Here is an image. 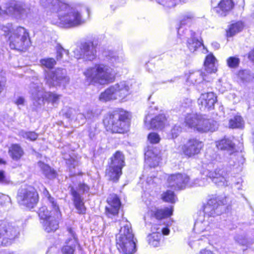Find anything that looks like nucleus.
Here are the masks:
<instances>
[{"instance_id": "e2e57ef3", "label": "nucleus", "mask_w": 254, "mask_h": 254, "mask_svg": "<svg viewBox=\"0 0 254 254\" xmlns=\"http://www.w3.org/2000/svg\"><path fill=\"white\" fill-rule=\"evenodd\" d=\"M5 177L4 174V171H0V183L5 182Z\"/></svg>"}, {"instance_id": "c85d7f7f", "label": "nucleus", "mask_w": 254, "mask_h": 254, "mask_svg": "<svg viewBox=\"0 0 254 254\" xmlns=\"http://www.w3.org/2000/svg\"><path fill=\"white\" fill-rule=\"evenodd\" d=\"M43 193L49 206H51L53 210L57 213V216L58 218L59 216H61V212L56 199L51 196L46 189L44 190Z\"/></svg>"}, {"instance_id": "7ed1b4c3", "label": "nucleus", "mask_w": 254, "mask_h": 254, "mask_svg": "<svg viewBox=\"0 0 254 254\" xmlns=\"http://www.w3.org/2000/svg\"><path fill=\"white\" fill-rule=\"evenodd\" d=\"M107 129L112 132L124 133L129 127V114L125 111H116L110 114L104 121Z\"/></svg>"}, {"instance_id": "e433bc0d", "label": "nucleus", "mask_w": 254, "mask_h": 254, "mask_svg": "<svg viewBox=\"0 0 254 254\" xmlns=\"http://www.w3.org/2000/svg\"><path fill=\"white\" fill-rule=\"evenodd\" d=\"M244 126V121L240 116L237 115L229 121V127L231 128H242Z\"/></svg>"}, {"instance_id": "f8f14e48", "label": "nucleus", "mask_w": 254, "mask_h": 254, "mask_svg": "<svg viewBox=\"0 0 254 254\" xmlns=\"http://www.w3.org/2000/svg\"><path fill=\"white\" fill-rule=\"evenodd\" d=\"M97 45V44L93 42L82 44L79 49L74 51L76 58L88 61L93 60L96 57Z\"/></svg>"}, {"instance_id": "1a4fd4ad", "label": "nucleus", "mask_w": 254, "mask_h": 254, "mask_svg": "<svg viewBox=\"0 0 254 254\" xmlns=\"http://www.w3.org/2000/svg\"><path fill=\"white\" fill-rule=\"evenodd\" d=\"M17 199L21 205L32 208L38 202V195L35 189L29 186L19 190Z\"/></svg>"}, {"instance_id": "b1692460", "label": "nucleus", "mask_w": 254, "mask_h": 254, "mask_svg": "<svg viewBox=\"0 0 254 254\" xmlns=\"http://www.w3.org/2000/svg\"><path fill=\"white\" fill-rule=\"evenodd\" d=\"M216 143L218 149L227 151L230 155L236 156L235 144L230 139L224 138L217 141Z\"/></svg>"}, {"instance_id": "4468645a", "label": "nucleus", "mask_w": 254, "mask_h": 254, "mask_svg": "<svg viewBox=\"0 0 254 254\" xmlns=\"http://www.w3.org/2000/svg\"><path fill=\"white\" fill-rule=\"evenodd\" d=\"M190 178L186 174L178 173L171 175L168 178V187L175 190L183 189L188 184Z\"/></svg>"}, {"instance_id": "774afa93", "label": "nucleus", "mask_w": 254, "mask_h": 254, "mask_svg": "<svg viewBox=\"0 0 254 254\" xmlns=\"http://www.w3.org/2000/svg\"><path fill=\"white\" fill-rule=\"evenodd\" d=\"M198 254H214L211 251L206 249L202 250Z\"/></svg>"}, {"instance_id": "09e8293b", "label": "nucleus", "mask_w": 254, "mask_h": 254, "mask_svg": "<svg viewBox=\"0 0 254 254\" xmlns=\"http://www.w3.org/2000/svg\"><path fill=\"white\" fill-rule=\"evenodd\" d=\"M64 158L66 160V164L69 168H74L77 165V162L71 155L64 154Z\"/></svg>"}, {"instance_id": "a211bd4d", "label": "nucleus", "mask_w": 254, "mask_h": 254, "mask_svg": "<svg viewBox=\"0 0 254 254\" xmlns=\"http://www.w3.org/2000/svg\"><path fill=\"white\" fill-rule=\"evenodd\" d=\"M30 8L25 4L20 2L11 1L6 4L5 12L9 14L26 15Z\"/></svg>"}, {"instance_id": "2f4dec72", "label": "nucleus", "mask_w": 254, "mask_h": 254, "mask_svg": "<svg viewBox=\"0 0 254 254\" xmlns=\"http://www.w3.org/2000/svg\"><path fill=\"white\" fill-rule=\"evenodd\" d=\"M204 76L203 73L200 70L193 71L190 72V75L188 78V82H190L193 84H198L201 83L202 80H204Z\"/></svg>"}, {"instance_id": "f704fd0d", "label": "nucleus", "mask_w": 254, "mask_h": 254, "mask_svg": "<svg viewBox=\"0 0 254 254\" xmlns=\"http://www.w3.org/2000/svg\"><path fill=\"white\" fill-rule=\"evenodd\" d=\"M38 165L47 178L52 179L56 177L55 171L52 170L49 165L42 162H39Z\"/></svg>"}, {"instance_id": "8fccbe9b", "label": "nucleus", "mask_w": 254, "mask_h": 254, "mask_svg": "<svg viewBox=\"0 0 254 254\" xmlns=\"http://www.w3.org/2000/svg\"><path fill=\"white\" fill-rule=\"evenodd\" d=\"M193 15L191 13H188L184 15L182 19L181 20L180 24L181 26L185 25L190 23L193 18Z\"/></svg>"}, {"instance_id": "412c9836", "label": "nucleus", "mask_w": 254, "mask_h": 254, "mask_svg": "<svg viewBox=\"0 0 254 254\" xmlns=\"http://www.w3.org/2000/svg\"><path fill=\"white\" fill-rule=\"evenodd\" d=\"M67 232L69 236V238L66 240V245L63 248L62 251L63 254H73L75 247L77 244V239L73 228L71 227L68 228Z\"/></svg>"}, {"instance_id": "49530a36", "label": "nucleus", "mask_w": 254, "mask_h": 254, "mask_svg": "<svg viewBox=\"0 0 254 254\" xmlns=\"http://www.w3.org/2000/svg\"><path fill=\"white\" fill-rule=\"evenodd\" d=\"M19 133L23 137L32 141L36 140L38 136L34 131H21Z\"/></svg>"}, {"instance_id": "13d9d810", "label": "nucleus", "mask_w": 254, "mask_h": 254, "mask_svg": "<svg viewBox=\"0 0 254 254\" xmlns=\"http://www.w3.org/2000/svg\"><path fill=\"white\" fill-rule=\"evenodd\" d=\"M204 223V226L207 225L208 222L206 221H203V222H200L199 221H197L194 225V228L195 229H198L200 227H202V231H203L206 229V227L203 228L202 227V225Z\"/></svg>"}, {"instance_id": "4d7b16f0", "label": "nucleus", "mask_w": 254, "mask_h": 254, "mask_svg": "<svg viewBox=\"0 0 254 254\" xmlns=\"http://www.w3.org/2000/svg\"><path fill=\"white\" fill-rule=\"evenodd\" d=\"M11 25L8 24L7 25L1 26V30L3 32V35L7 36L11 31Z\"/></svg>"}, {"instance_id": "6e6552de", "label": "nucleus", "mask_w": 254, "mask_h": 254, "mask_svg": "<svg viewBox=\"0 0 254 254\" xmlns=\"http://www.w3.org/2000/svg\"><path fill=\"white\" fill-rule=\"evenodd\" d=\"M32 89L31 90V94L34 100V104L38 107L44 104V100L45 99L48 102L53 105L57 104L60 100V95L53 92H47L44 95V91L41 87L33 84Z\"/></svg>"}, {"instance_id": "a19ab883", "label": "nucleus", "mask_w": 254, "mask_h": 254, "mask_svg": "<svg viewBox=\"0 0 254 254\" xmlns=\"http://www.w3.org/2000/svg\"><path fill=\"white\" fill-rule=\"evenodd\" d=\"M227 65L232 68H236L239 65L240 63V59L236 57H230L227 59Z\"/></svg>"}, {"instance_id": "9b49d317", "label": "nucleus", "mask_w": 254, "mask_h": 254, "mask_svg": "<svg viewBox=\"0 0 254 254\" xmlns=\"http://www.w3.org/2000/svg\"><path fill=\"white\" fill-rule=\"evenodd\" d=\"M225 202V199L221 200L218 197L209 199L203 206L204 215L208 217L220 215L224 210V205Z\"/></svg>"}, {"instance_id": "864d4df0", "label": "nucleus", "mask_w": 254, "mask_h": 254, "mask_svg": "<svg viewBox=\"0 0 254 254\" xmlns=\"http://www.w3.org/2000/svg\"><path fill=\"white\" fill-rule=\"evenodd\" d=\"M175 0H156L158 3L169 7H173L176 5Z\"/></svg>"}, {"instance_id": "c756f323", "label": "nucleus", "mask_w": 254, "mask_h": 254, "mask_svg": "<svg viewBox=\"0 0 254 254\" xmlns=\"http://www.w3.org/2000/svg\"><path fill=\"white\" fill-rule=\"evenodd\" d=\"M8 154L15 161L19 160L23 155V151L18 144H12L9 148Z\"/></svg>"}, {"instance_id": "f257e3e1", "label": "nucleus", "mask_w": 254, "mask_h": 254, "mask_svg": "<svg viewBox=\"0 0 254 254\" xmlns=\"http://www.w3.org/2000/svg\"><path fill=\"white\" fill-rule=\"evenodd\" d=\"M84 74L91 83L100 85L113 82L116 78L114 69L103 64H96L94 66L87 68Z\"/></svg>"}, {"instance_id": "de8ad7c7", "label": "nucleus", "mask_w": 254, "mask_h": 254, "mask_svg": "<svg viewBox=\"0 0 254 254\" xmlns=\"http://www.w3.org/2000/svg\"><path fill=\"white\" fill-rule=\"evenodd\" d=\"M239 75L243 81L246 82L252 81L254 78L253 76L251 75L249 70H244L240 71Z\"/></svg>"}, {"instance_id": "f3484780", "label": "nucleus", "mask_w": 254, "mask_h": 254, "mask_svg": "<svg viewBox=\"0 0 254 254\" xmlns=\"http://www.w3.org/2000/svg\"><path fill=\"white\" fill-rule=\"evenodd\" d=\"M151 229L153 233L149 239V244L154 247L159 245V240L162 234L167 235L170 232V230L163 225L155 224L152 226Z\"/></svg>"}, {"instance_id": "37998d69", "label": "nucleus", "mask_w": 254, "mask_h": 254, "mask_svg": "<svg viewBox=\"0 0 254 254\" xmlns=\"http://www.w3.org/2000/svg\"><path fill=\"white\" fill-rule=\"evenodd\" d=\"M64 53H65L68 56L69 52L68 51L64 49L61 45H57L56 46V59L58 61L62 60Z\"/></svg>"}, {"instance_id": "dca6fc26", "label": "nucleus", "mask_w": 254, "mask_h": 254, "mask_svg": "<svg viewBox=\"0 0 254 254\" xmlns=\"http://www.w3.org/2000/svg\"><path fill=\"white\" fill-rule=\"evenodd\" d=\"M108 205L106 206V214L112 218L118 215L121 206V201L116 194H111L107 199Z\"/></svg>"}, {"instance_id": "c9c22d12", "label": "nucleus", "mask_w": 254, "mask_h": 254, "mask_svg": "<svg viewBox=\"0 0 254 254\" xmlns=\"http://www.w3.org/2000/svg\"><path fill=\"white\" fill-rule=\"evenodd\" d=\"M243 27L242 22H238L231 24L229 29L227 31V35L228 36H233L236 33L240 32Z\"/></svg>"}, {"instance_id": "bb28decb", "label": "nucleus", "mask_w": 254, "mask_h": 254, "mask_svg": "<svg viewBox=\"0 0 254 254\" xmlns=\"http://www.w3.org/2000/svg\"><path fill=\"white\" fill-rule=\"evenodd\" d=\"M109 165L114 167H119L122 169L125 165V157L121 151H117L111 158Z\"/></svg>"}, {"instance_id": "0eeeda50", "label": "nucleus", "mask_w": 254, "mask_h": 254, "mask_svg": "<svg viewBox=\"0 0 254 254\" xmlns=\"http://www.w3.org/2000/svg\"><path fill=\"white\" fill-rule=\"evenodd\" d=\"M19 234L20 228L14 223H1L0 224V245H10Z\"/></svg>"}, {"instance_id": "69168bd1", "label": "nucleus", "mask_w": 254, "mask_h": 254, "mask_svg": "<svg viewBox=\"0 0 254 254\" xmlns=\"http://www.w3.org/2000/svg\"><path fill=\"white\" fill-rule=\"evenodd\" d=\"M86 118L91 119L94 116V113L92 111H88L86 114Z\"/></svg>"}, {"instance_id": "39448f33", "label": "nucleus", "mask_w": 254, "mask_h": 254, "mask_svg": "<svg viewBox=\"0 0 254 254\" xmlns=\"http://www.w3.org/2000/svg\"><path fill=\"white\" fill-rule=\"evenodd\" d=\"M130 94V86L128 82L121 81L110 86L99 97V99L103 101H108L117 99H125Z\"/></svg>"}, {"instance_id": "6ab92c4d", "label": "nucleus", "mask_w": 254, "mask_h": 254, "mask_svg": "<svg viewBox=\"0 0 254 254\" xmlns=\"http://www.w3.org/2000/svg\"><path fill=\"white\" fill-rule=\"evenodd\" d=\"M206 176L218 186H227L228 185L226 178V173L222 169H216L214 171H209Z\"/></svg>"}, {"instance_id": "9d476101", "label": "nucleus", "mask_w": 254, "mask_h": 254, "mask_svg": "<svg viewBox=\"0 0 254 254\" xmlns=\"http://www.w3.org/2000/svg\"><path fill=\"white\" fill-rule=\"evenodd\" d=\"M45 78L47 84L50 87L64 85L69 81L66 70L61 68L47 72Z\"/></svg>"}, {"instance_id": "393cba45", "label": "nucleus", "mask_w": 254, "mask_h": 254, "mask_svg": "<svg viewBox=\"0 0 254 254\" xmlns=\"http://www.w3.org/2000/svg\"><path fill=\"white\" fill-rule=\"evenodd\" d=\"M70 192L73 197L74 204L76 209L79 214H84L85 213L86 208L81 198L80 194L74 190L73 187L70 188Z\"/></svg>"}, {"instance_id": "79ce46f5", "label": "nucleus", "mask_w": 254, "mask_h": 254, "mask_svg": "<svg viewBox=\"0 0 254 254\" xmlns=\"http://www.w3.org/2000/svg\"><path fill=\"white\" fill-rule=\"evenodd\" d=\"M41 64L47 68H52L56 64V62L54 58H45L40 61Z\"/></svg>"}, {"instance_id": "052dcab7", "label": "nucleus", "mask_w": 254, "mask_h": 254, "mask_svg": "<svg viewBox=\"0 0 254 254\" xmlns=\"http://www.w3.org/2000/svg\"><path fill=\"white\" fill-rule=\"evenodd\" d=\"M87 119L86 115H84L83 114H78L76 117V120H77L79 124H83Z\"/></svg>"}, {"instance_id": "473e14b6", "label": "nucleus", "mask_w": 254, "mask_h": 254, "mask_svg": "<svg viewBox=\"0 0 254 254\" xmlns=\"http://www.w3.org/2000/svg\"><path fill=\"white\" fill-rule=\"evenodd\" d=\"M40 2L44 7L49 8L58 12L61 8V4L64 3L59 0H41Z\"/></svg>"}, {"instance_id": "cd10ccee", "label": "nucleus", "mask_w": 254, "mask_h": 254, "mask_svg": "<svg viewBox=\"0 0 254 254\" xmlns=\"http://www.w3.org/2000/svg\"><path fill=\"white\" fill-rule=\"evenodd\" d=\"M42 224L44 230L47 233L54 232L59 228V223L53 217L44 220Z\"/></svg>"}, {"instance_id": "6e6d98bb", "label": "nucleus", "mask_w": 254, "mask_h": 254, "mask_svg": "<svg viewBox=\"0 0 254 254\" xmlns=\"http://www.w3.org/2000/svg\"><path fill=\"white\" fill-rule=\"evenodd\" d=\"M209 85L210 82L209 81H206V79L205 78L204 80L201 81V83L198 84V90L201 91H204L205 89H208Z\"/></svg>"}, {"instance_id": "4be33fe9", "label": "nucleus", "mask_w": 254, "mask_h": 254, "mask_svg": "<svg viewBox=\"0 0 254 254\" xmlns=\"http://www.w3.org/2000/svg\"><path fill=\"white\" fill-rule=\"evenodd\" d=\"M167 120L164 114H160L152 119L150 123L147 122V117L144 120V124L147 129L156 128L162 129L167 125Z\"/></svg>"}, {"instance_id": "58836bf2", "label": "nucleus", "mask_w": 254, "mask_h": 254, "mask_svg": "<svg viewBox=\"0 0 254 254\" xmlns=\"http://www.w3.org/2000/svg\"><path fill=\"white\" fill-rule=\"evenodd\" d=\"M201 43L193 37L188 40V47L191 52H194L196 49L201 46Z\"/></svg>"}, {"instance_id": "5fc2aeb1", "label": "nucleus", "mask_w": 254, "mask_h": 254, "mask_svg": "<svg viewBox=\"0 0 254 254\" xmlns=\"http://www.w3.org/2000/svg\"><path fill=\"white\" fill-rule=\"evenodd\" d=\"M204 64V66L206 71L208 73L215 72L217 70V68L215 64Z\"/></svg>"}, {"instance_id": "ddd939ff", "label": "nucleus", "mask_w": 254, "mask_h": 254, "mask_svg": "<svg viewBox=\"0 0 254 254\" xmlns=\"http://www.w3.org/2000/svg\"><path fill=\"white\" fill-rule=\"evenodd\" d=\"M203 146L202 141L196 138L189 139L186 144L180 146L183 153L188 156L192 157L198 154Z\"/></svg>"}, {"instance_id": "20e7f679", "label": "nucleus", "mask_w": 254, "mask_h": 254, "mask_svg": "<svg viewBox=\"0 0 254 254\" xmlns=\"http://www.w3.org/2000/svg\"><path fill=\"white\" fill-rule=\"evenodd\" d=\"M58 12L59 23L62 27L71 28L84 23L80 14L65 3L61 4Z\"/></svg>"}, {"instance_id": "680f3d73", "label": "nucleus", "mask_w": 254, "mask_h": 254, "mask_svg": "<svg viewBox=\"0 0 254 254\" xmlns=\"http://www.w3.org/2000/svg\"><path fill=\"white\" fill-rule=\"evenodd\" d=\"M78 187L79 190L82 191V193L87 192L89 189L88 186L85 184H80Z\"/></svg>"}, {"instance_id": "4c0bfd02", "label": "nucleus", "mask_w": 254, "mask_h": 254, "mask_svg": "<svg viewBox=\"0 0 254 254\" xmlns=\"http://www.w3.org/2000/svg\"><path fill=\"white\" fill-rule=\"evenodd\" d=\"M172 214V210L166 207L164 209H158L155 213V216L157 219H162L170 216Z\"/></svg>"}, {"instance_id": "7c9ffc66", "label": "nucleus", "mask_w": 254, "mask_h": 254, "mask_svg": "<svg viewBox=\"0 0 254 254\" xmlns=\"http://www.w3.org/2000/svg\"><path fill=\"white\" fill-rule=\"evenodd\" d=\"M159 157L153 153L151 151H148L145 154V163L150 167L154 168L157 166L159 164Z\"/></svg>"}, {"instance_id": "aec40b11", "label": "nucleus", "mask_w": 254, "mask_h": 254, "mask_svg": "<svg viewBox=\"0 0 254 254\" xmlns=\"http://www.w3.org/2000/svg\"><path fill=\"white\" fill-rule=\"evenodd\" d=\"M218 128V125L216 121L205 118L200 115L198 124L196 130L199 132H205L207 131L213 132Z\"/></svg>"}, {"instance_id": "72a5a7b5", "label": "nucleus", "mask_w": 254, "mask_h": 254, "mask_svg": "<svg viewBox=\"0 0 254 254\" xmlns=\"http://www.w3.org/2000/svg\"><path fill=\"white\" fill-rule=\"evenodd\" d=\"M200 115L195 114H188L185 118V123L189 127L196 129Z\"/></svg>"}, {"instance_id": "603ef678", "label": "nucleus", "mask_w": 254, "mask_h": 254, "mask_svg": "<svg viewBox=\"0 0 254 254\" xmlns=\"http://www.w3.org/2000/svg\"><path fill=\"white\" fill-rule=\"evenodd\" d=\"M148 139L150 143L155 144L159 142L160 137L157 133L152 132L148 135Z\"/></svg>"}, {"instance_id": "2eb2a0df", "label": "nucleus", "mask_w": 254, "mask_h": 254, "mask_svg": "<svg viewBox=\"0 0 254 254\" xmlns=\"http://www.w3.org/2000/svg\"><path fill=\"white\" fill-rule=\"evenodd\" d=\"M197 102L201 110L209 111L214 108L216 96L212 92L202 93Z\"/></svg>"}, {"instance_id": "0e129e2a", "label": "nucleus", "mask_w": 254, "mask_h": 254, "mask_svg": "<svg viewBox=\"0 0 254 254\" xmlns=\"http://www.w3.org/2000/svg\"><path fill=\"white\" fill-rule=\"evenodd\" d=\"M24 99L22 97H19L16 101L15 102V103L17 105H23L24 103Z\"/></svg>"}, {"instance_id": "338daca9", "label": "nucleus", "mask_w": 254, "mask_h": 254, "mask_svg": "<svg viewBox=\"0 0 254 254\" xmlns=\"http://www.w3.org/2000/svg\"><path fill=\"white\" fill-rule=\"evenodd\" d=\"M249 59L254 63V49L249 53Z\"/></svg>"}, {"instance_id": "a18cd8bd", "label": "nucleus", "mask_w": 254, "mask_h": 254, "mask_svg": "<svg viewBox=\"0 0 254 254\" xmlns=\"http://www.w3.org/2000/svg\"><path fill=\"white\" fill-rule=\"evenodd\" d=\"M50 212L48 210L46 206H43L41 207L38 211L39 216L43 221L48 220L49 217H53L50 215Z\"/></svg>"}, {"instance_id": "423d86ee", "label": "nucleus", "mask_w": 254, "mask_h": 254, "mask_svg": "<svg viewBox=\"0 0 254 254\" xmlns=\"http://www.w3.org/2000/svg\"><path fill=\"white\" fill-rule=\"evenodd\" d=\"M9 41L10 48L18 51L27 50L31 44L28 32L22 27L14 30L9 37Z\"/></svg>"}, {"instance_id": "a878e982", "label": "nucleus", "mask_w": 254, "mask_h": 254, "mask_svg": "<svg viewBox=\"0 0 254 254\" xmlns=\"http://www.w3.org/2000/svg\"><path fill=\"white\" fill-rule=\"evenodd\" d=\"M122 174V169L119 167H114L109 164L106 170V176L110 181L114 182L118 181Z\"/></svg>"}, {"instance_id": "bf43d9fd", "label": "nucleus", "mask_w": 254, "mask_h": 254, "mask_svg": "<svg viewBox=\"0 0 254 254\" xmlns=\"http://www.w3.org/2000/svg\"><path fill=\"white\" fill-rule=\"evenodd\" d=\"M216 61L215 58L212 55H209L206 57L205 61L204 62L205 64H215Z\"/></svg>"}, {"instance_id": "5701e85b", "label": "nucleus", "mask_w": 254, "mask_h": 254, "mask_svg": "<svg viewBox=\"0 0 254 254\" xmlns=\"http://www.w3.org/2000/svg\"><path fill=\"white\" fill-rule=\"evenodd\" d=\"M234 7L232 0H221L214 10L221 16H225Z\"/></svg>"}, {"instance_id": "c03bdc74", "label": "nucleus", "mask_w": 254, "mask_h": 254, "mask_svg": "<svg viewBox=\"0 0 254 254\" xmlns=\"http://www.w3.org/2000/svg\"><path fill=\"white\" fill-rule=\"evenodd\" d=\"M162 198L165 201L174 203L175 202L176 196L173 191L167 190L163 194Z\"/></svg>"}, {"instance_id": "f03ea898", "label": "nucleus", "mask_w": 254, "mask_h": 254, "mask_svg": "<svg viewBox=\"0 0 254 254\" xmlns=\"http://www.w3.org/2000/svg\"><path fill=\"white\" fill-rule=\"evenodd\" d=\"M126 224L121 227L120 233L116 236V246L120 253L133 254L136 251L134 235L130 224L125 221Z\"/></svg>"}, {"instance_id": "3c124183", "label": "nucleus", "mask_w": 254, "mask_h": 254, "mask_svg": "<svg viewBox=\"0 0 254 254\" xmlns=\"http://www.w3.org/2000/svg\"><path fill=\"white\" fill-rule=\"evenodd\" d=\"M182 131V128L180 126L175 125L171 129L170 132V138L177 137Z\"/></svg>"}, {"instance_id": "ea45409f", "label": "nucleus", "mask_w": 254, "mask_h": 254, "mask_svg": "<svg viewBox=\"0 0 254 254\" xmlns=\"http://www.w3.org/2000/svg\"><path fill=\"white\" fill-rule=\"evenodd\" d=\"M205 158L207 161L206 163H208L219 160L220 157L214 151L209 149L205 154Z\"/></svg>"}]
</instances>
